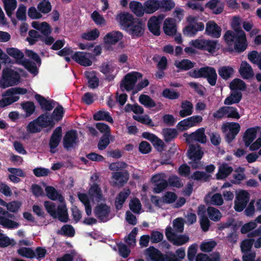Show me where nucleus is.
Wrapping results in <instances>:
<instances>
[{
	"label": "nucleus",
	"instance_id": "obj_21",
	"mask_svg": "<svg viewBox=\"0 0 261 261\" xmlns=\"http://www.w3.org/2000/svg\"><path fill=\"white\" fill-rule=\"evenodd\" d=\"M78 142L77 132L75 130L67 132L63 138V145L65 148L68 149L73 147Z\"/></svg>",
	"mask_w": 261,
	"mask_h": 261
},
{
	"label": "nucleus",
	"instance_id": "obj_43",
	"mask_svg": "<svg viewBox=\"0 0 261 261\" xmlns=\"http://www.w3.org/2000/svg\"><path fill=\"white\" fill-rule=\"evenodd\" d=\"M195 63L188 59L177 60L175 61L174 65L179 70H187L191 69L194 66Z\"/></svg>",
	"mask_w": 261,
	"mask_h": 261
},
{
	"label": "nucleus",
	"instance_id": "obj_48",
	"mask_svg": "<svg viewBox=\"0 0 261 261\" xmlns=\"http://www.w3.org/2000/svg\"><path fill=\"white\" fill-rule=\"evenodd\" d=\"M94 120L96 121L106 120L109 122L113 123V120L109 113L105 111H99L96 113L94 116Z\"/></svg>",
	"mask_w": 261,
	"mask_h": 261
},
{
	"label": "nucleus",
	"instance_id": "obj_39",
	"mask_svg": "<svg viewBox=\"0 0 261 261\" xmlns=\"http://www.w3.org/2000/svg\"><path fill=\"white\" fill-rule=\"evenodd\" d=\"M130 10L137 16L141 17L144 14V5L137 1H132L129 3Z\"/></svg>",
	"mask_w": 261,
	"mask_h": 261
},
{
	"label": "nucleus",
	"instance_id": "obj_51",
	"mask_svg": "<svg viewBox=\"0 0 261 261\" xmlns=\"http://www.w3.org/2000/svg\"><path fill=\"white\" fill-rule=\"evenodd\" d=\"M37 8L40 12L47 14L50 12L52 6L48 0H43L38 4Z\"/></svg>",
	"mask_w": 261,
	"mask_h": 261
},
{
	"label": "nucleus",
	"instance_id": "obj_37",
	"mask_svg": "<svg viewBox=\"0 0 261 261\" xmlns=\"http://www.w3.org/2000/svg\"><path fill=\"white\" fill-rule=\"evenodd\" d=\"M130 191L128 189H125L117 196L115 200V206L117 210H120L122 205L129 195Z\"/></svg>",
	"mask_w": 261,
	"mask_h": 261
},
{
	"label": "nucleus",
	"instance_id": "obj_33",
	"mask_svg": "<svg viewBox=\"0 0 261 261\" xmlns=\"http://www.w3.org/2000/svg\"><path fill=\"white\" fill-rule=\"evenodd\" d=\"M206 6L215 14L221 13L224 9V4L221 0H211Z\"/></svg>",
	"mask_w": 261,
	"mask_h": 261
},
{
	"label": "nucleus",
	"instance_id": "obj_11",
	"mask_svg": "<svg viewBox=\"0 0 261 261\" xmlns=\"http://www.w3.org/2000/svg\"><path fill=\"white\" fill-rule=\"evenodd\" d=\"M171 227L166 229V236L167 239L175 246H181L189 241V238L186 235H178L172 231Z\"/></svg>",
	"mask_w": 261,
	"mask_h": 261
},
{
	"label": "nucleus",
	"instance_id": "obj_20",
	"mask_svg": "<svg viewBox=\"0 0 261 261\" xmlns=\"http://www.w3.org/2000/svg\"><path fill=\"white\" fill-rule=\"evenodd\" d=\"M125 30L134 37L141 36L144 33L142 23L136 19L127 27Z\"/></svg>",
	"mask_w": 261,
	"mask_h": 261
},
{
	"label": "nucleus",
	"instance_id": "obj_53",
	"mask_svg": "<svg viewBox=\"0 0 261 261\" xmlns=\"http://www.w3.org/2000/svg\"><path fill=\"white\" fill-rule=\"evenodd\" d=\"M207 214L210 219L214 221H219L222 217L220 212L213 207H209L207 208Z\"/></svg>",
	"mask_w": 261,
	"mask_h": 261
},
{
	"label": "nucleus",
	"instance_id": "obj_50",
	"mask_svg": "<svg viewBox=\"0 0 261 261\" xmlns=\"http://www.w3.org/2000/svg\"><path fill=\"white\" fill-rule=\"evenodd\" d=\"M234 70L230 66H223L218 70L219 75L224 79H227L233 73Z\"/></svg>",
	"mask_w": 261,
	"mask_h": 261
},
{
	"label": "nucleus",
	"instance_id": "obj_58",
	"mask_svg": "<svg viewBox=\"0 0 261 261\" xmlns=\"http://www.w3.org/2000/svg\"><path fill=\"white\" fill-rule=\"evenodd\" d=\"M99 32L97 29H94L82 34V38L87 40H93L98 37Z\"/></svg>",
	"mask_w": 261,
	"mask_h": 261
},
{
	"label": "nucleus",
	"instance_id": "obj_36",
	"mask_svg": "<svg viewBox=\"0 0 261 261\" xmlns=\"http://www.w3.org/2000/svg\"><path fill=\"white\" fill-rule=\"evenodd\" d=\"M32 26L33 28L39 31L41 33L45 35L50 34L51 31V28L49 24L45 21H33L32 23Z\"/></svg>",
	"mask_w": 261,
	"mask_h": 261
},
{
	"label": "nucleus",
	"instance_id": "obj_32",
	"mask_svg": "<svg viewBox=\"0 0 261 261\" xmlns=\"http://www.w3.org/2000/svg\"><path fill=\"white\" fill-rule=\"evenodd\" d=\"M117 19L120 24L126 30L127 27H128L135 19L132 14L126 12L118 15Z\"/></svg>",
	"mask_w": 261,
	"mask_h": 261
},
{
	"label": "nucleus",
	"instance_id": "obj_22",
	"mask_svg": "<svg viewBox=\"0 0 261 261\" xmlns=\"http://www.w3.org/2000/svg\"><path fill=\"white\" fill-rule=\"evenodd\" d=\"M221 28L215 21H209L206 24L205 33L215 38H218L221 35Z\"/></svg>",
	"mask_w": 261,
	"mask_h": 261
},
{
	"label": "nucleus",
	"instance_id": "obj_19",
	"mask_svg": "<svg viewBox=\"0 0 261 261\" xmlns=\"http://www.w3.org/2000/svg\"><path fill=\"white\" fill-rule=\"evenodd\" d=\"M99 71L109 80L114 79L118 72L117 66L111 63H103L99 67Z\"/></svg>",
	"mask_w": 261,
	"mask_h": 261
},
{
	"label": "nucleus",
	"instance_id": "obj_1",
	"mask_svg": "<svg viewBox=\"0 0 261 261\" xmlns=\"http://www.w3.org/2000/svg\"><path fill=\"white\" fill-rule=\"evenodd\" d=\"M240 24V19L234 17L231 22L232 28L235 32L229 30L225 32L223 38L229 45H233L234 50L239 53L244 51L247 47L246 34L242 30H237Z\"/></svg>",
	"mask_w": 261,
	"mask_h": 261
},
{
	"label": "nucleus",
	"instance_id": "obj_46",
	"mask_svg": "<svg viewBox=\"0 0 261 261\" xmlns=\"http://www.w3.org/2000/svg\"><path fill=\"white\" fill-rule=\"evenodd\" d=\"M241 97L242 94L241 92L233 91L229 96L225 98L224 103L225 105H231L238 103L241 100Z\"/></svg>",
	"mask_w": 261,
	"mask_h": 261
},
{
	"label": "nucleus",
	"instance_id": "obj_57",
	"mask_svg": "<svg viewBox=\"0 0 261 261\" xmlns=\"http://www.w3.org/2000/svg\"><path fill=\"white\" fill-rule=\"evenodd\" d=\"M216 244V242L214 240L205 241L201 244L200 248L202 251L208 252L213 250Z\"/></svg>",
	"mask_w": 261,
	"mask_h": 261
},
{
	"label": "nucleus",
	"instance_id": "obj_42",
	"mask_svg": "<svg viewBox=\"0 0 261 261\" xmlns=\"http://www.w3.org/2000/svg\"><path fill=\"white\" fill-rule=\"evenodd\" d=\"M220 258V254L218 252H214L210 256L200 253L196 256L195 261H219Z\"/></svg>",
	"mask_w": 261,
	"mask_h": 261
},
{
	"label": "nucleus",
	"instance_id": "obj_16",
	"mask_svg": "<svg viewBox=\"0 0 261 261\" xmlns=\"http://www.w3.org/2000/svg\"><path fill=\"white\" fill-rule=\"evenodd\" d=\"M184 137L186 138V142L189 143L193 141L205 143L207 141L206 136L205 134V129L203 127L199 128L190 134L185 133L184 134Z\"/></svg>",
	"mask_w": 261,
	"mask_h": 261
},
{
	"label": "nucleus",
	"instance_id": "obj_30",
	"mask_svg": "<svg viewBox=\"0 0 261 261\" xmlns=\"http://www.w3.org/2000/svg\"><path fill=\"white\" fill-rule=\"evenodd\" d=\"M233 171L232 167L227 164L223 163L219 165L216 176L217 179H223L229 176Z\"/></svg>",
	"mask_w": 261,
	"mask_h": 261
},
{
	"label": "nucleus",
	"instance_id": "obj_44",
	"mask_svg": "<svg viewBox=\"0 0 261 261\" xmlns=\"http://www.w3.org/2000/svg\"><path fill=\"white\" fill-rule=\"evenodd\" d=\"M77 196L79 200L85 206V212L87 215L90 216L92 213V208L88 195L86 193H79Z\"/></svg>",
	"mask_w": 261,
	"mask_h": 261
},
{
	"label": "nucleus",
	"instance_id": "obj_29",
	"mask_svg": "<svg viewBox=\"0 0 261 261\" xmlns=\"http://www.w3.org/2000/svg\"><path fill=\"white\" fill-rule=\"evenodd\" d=\"M163 30L164 33L169 36H173L176 33V25L175 20L173 18H166L163 24Z\"/></svg>",
	"mask_w": 261,
	"mask_h": 261
},
{
	"label": "nucleus",
	"instance_id": "obj_9",
	"mask_svg": "<svg viewBox=\"0 0 261 261\" xmlns=\"http://www.w3.org/2000/svg\"><path fill=\"white\" fill-rule=\"evenodd\" d=\"M72 58L81 65L87 67L92 65L95 58L90 53L76 51L72 55Z\"/></svg>",
	"mask_w": 261,
	"mask_h": 261
},
{
	"label": "nucleus",
	"instance_id": "obj_4",
	"mask_svg": "<svg viewBox=\"0 0 261 261\" xmlns=\"http://www.w3.org/2000/svg\"><path fill=\"white\" fill-rule=\"evenodd\" d=\"M20 75L18 71L10 68H6L3 70V75L0 81V86L5 89L17 85L20 82Z\"/></svg>",
	"mask_w": 261,
	"mask_h": 261
},
{
	"label": "nucleus",
	"instance_id": "obj_52",
	"mask_svg": "<svg viewBox=\"0 0 261 261\" xmlns=\"http://www.w3.org/2000/svg\"><path fill=\"white\" fill-rule=\"evenodd\" d=\"M139 102L145 107L153 108L155 107V102L147 95H141L139 98Z\"/></svg>",
	"mask_w": 261,
	"mask_h": 261
},
{
	"label": "nucleus",
	"instance_id": "obj_2",
	"mask_svg": "<svg viewBox=\"0 0 261 261\" xmlns=\"http://www.w3.org/2000/svg\"><path fill=\"white\" fill-rule=\"evenodd\" d=\"M6 51L7 54L15 60L17 63L23 65L24 67L34 75L38 73V69L35 63L23 60V54L19 49L14 47H8Z\"/></svg>",
	"mask_w": 261,
	"mask_h": 261
},
{
	"label": "nucleus",
	"instance_id": "obj_54",
	"mask_svg": "<svg viewBox=\"0 0 261 261\" xmlns=\"http://www.w3.org/2000/svg\"><path fill=\"white\" fill-rule=\"evenodd\" d=\"M249 236L251 237H258L256 240H254L253 245L255 248L261 247V225L256 229L251 232Z\"/></svg>",
	"mask_w": 261,
	"mask_h": 261
},
{
	"label": "nucleus",
	"instance_id": "obj_62",
	"mask_svg": "<svg viewBox=\"0 0 261 261\" xmlns=\"http://www.w3.org/2000/svg\"><path fill=\"white\" fill-rule=\"evenodd\" d=\"M27 130L29 133L34 134L40 132L41 127L35 119L28 124L27 126Z\"/></svg>",
	"mask_w": 261,
	"mask_h": 261
},
{
	"label": "nucleus",
	"instance_id": "obj_25",
	"mask_svg": "<svg viewBox=\"0 0 261 261\" xmlns=\"http://www.w3.org/2000/svg\"><path fill=\"white\" fill-rule=\"evenodd\" d=\"M62 128L61 127H57L54 131L49 143L50 151L55 153L56 151V148L58 146L61 139Z\"/></svg>",
	"mask_w": 261,
	"mask_h": 261
},
{
	"label": "nucleus",
	"instance_id": "obj_23",
	"mask_svg": "<svg viewBox=\"0 0 261 261\" xmlns=\"http://www.w3.org/2000/svg\"><path fill=\"white\" fill-rule=\"evenodd\" d=\"M88 194L93 201H96L99 203L105 200L100 188L96 184H94L91 186L89 190Z\"/></svg>",
	"mask_w": 261,
	"mask_h": 261
},
{
	"label": "nucleus",
	"instance_id": "obj_17",
	"mask_svg": "<svg viewBox=\"0 0 261 261\" xmlns=\"http://www.w3.org/2000/svg\"><path fill=\"white\" fill-rule=\"evenodd\" d=\"M95 216L102 221L110 219V207L105 202L98 203L94 210Z\"/></svg>",
	"mask_w": 261,
	"mask_h": 261
},
{
	"label": "nucleus",
	"instance_id": "obj_3",
	"mask_svg": "<svg viewBox=\"0 0 261 261\" xmlns=\"http://www.w3.org/2000/svg\"><path fill=\"white\" fill-rule=\"evenodd\" d=\"M44 207L49 215L54 218H58L62 222H67L68 219L67 210L65 203H61L56 208L55 204L51 201H45Z\"/></svg>",
	"mask_w": 261,
	"mask_h": 261
},
{
	"label": "nucleus",
	"instance_id": "obj_14",
	"mask_svg": "<svg viewBox=\"0 0 261 261\" xmlns=\"http://www.w3.org/2000/svg\"><path fill=\"white\" fill-rule=\"evenodd\" d=\"M165 17L164 14L158 16H151L148 21L147 25L149 30L153 35L159 36L160 34V24Z\"/></svg>",
	"mask_w": 261,
	"mask_h": 261
},
{
	"label": "nucleus",
	"instance_id": "obj_28",
	"mask_svg": "<svg viewBox=\"0 0 261 261\" xmlns=\"http://www.w3.org/2000/svg\"><path fill=\"white\" fill-rule=\"evenodd\" d=\"M239 71L244 79H250L254 76V71L252 68L246 61L242 62Z\"/></svg>",
	"mask_w": 261,
	"mask_h": 261
},
{
	"label": "nucleus",
	"instance_id": "obj_47",
	"mask_svg": "<svg viewBox=\"0 0 261 261\" xmlns=\"http://www.w3.org/2000/svg\"><path fill=\"white\" fill-rule=\"evenodd\" d=\"M35 98L40 105L42 109L46 111H50L54 108L53 101L47 100L39 94L35 95Z\"/></svg>",
	"mask_w": 261,
	"mask_h": 261
},
{
	"label": "nucleus",
	"instance_id": "obj_15",
	"mask_svg": "<svg viewBox=\"0 0 261 261\" xmlns=\"http://www.w3.org/2000/svg\"><path fill=\"white\" fill-rule=\"evenodd\" d=\"M249 200V193L244 190L239 191L236 194L234 208L236 211L242 212Z\"/></svg>",
	"mask_w": 261,
	"mask_h": 261
},
{
	"label": "nucleus",
	"instance_id": "obj_56",
	"mask_svg": "<svg viewBox=\"0 0 261 261\" xmlns=\"http://www.w3.org/2000/svg\"><path fill=\"white\" fill-rule=\"evenodd\" d=\"M225 117L239 119L240 118V115L236 108L226 106Z\"/></svg>",
	"mask_w": 261,
	"mask_h": 261
},
{
	"label": "nucleus",
	"instance_id": "obj_41",
	"mask_svg": "<svg viewBox=\"0 0 261 261\" xmlns=\"http://www.w3.org/2000/svg\"><path fill=\"white\" fill-rule=\"evenodd\" d=\"M36 121L38 122L41 128L42 127H46L47 126H53L55 124L54 120L51 119L47 114H45L40 115Z\"/></svg>",
	"mask_w": 261,
	"mask_h": 261
},
{
	"label": "nucleus",
	"instance_id": "obj_45",
	"mask_svg": "<svg viewBox=\"0 0 261 261\" xmlns=\"http://www.w3.org/2000/svg\"><path fill=\"white\" fill-rule=\"evenodd\" d=\"M7 15L11 17L17 7L16 0H2Z\"/></svg>",
	"mask_w": 261,
	"mask_h": 261
},
{
	"label": "nucleus",
	"instance_id": "obj_12",
	"mask_svg": "<svg viewBox=\"0 0 261 261\" xmlns=\"http://www.w3.org/2000/svg\"><path fill=\"white\" fill-rule=\"evenodd\" d=\"M202 120V117L200 115L192 116L179 122L177 125V128L180 131L187 130L191 127L198 125Z\"/></svg>",
	"mask_w": 261,
	"mask_h": 261
},
{
	"label": "nucleus",
	"instance_id": "obj_63",
	"mask_svg": "<svg viewBox=\"0 0 261 261\" xmlns=\"http://www.w3.org/2000/svg\"><path fill=\"white\" fill-rule=\"evenodd\" d=\"M18 253L22 256L27 258H34L35 252L31 249L26 247H21L17 250Z\"/></svg>",
	"mask_w": 261,
	"mask_h": 261
},
{
	"label": "nucleus",
	"instance_id": "obj_61",
	"mask_svg": "<svg viewBox=\"0 0 261 261\" xmlns=\"http://www.w3.org/2000/svg\"><path fill=\"white\" fill-rule=\"evenodd\" d=\"M160 8H162L165 11H170L175 6V3L172 0H160L159 1Z\"/></svg>",
	"mask_w": 261,
	"mask_h": 261
},
{
	"label": "nucleus",
	"instance_id": "obj_40",
	"mask_svg": "<svg viewBox=\"0 0 261 261\" xmlns=\"http://www.w3.org/2000/svg\"><path fill=\"white\" fill-rule=\"evenodd\" d=\"M45 191L47 197L53 200H58L61 203H64V198L54 188L47 187Z\"/></svg>",
	"mask_w": 261,
	"mask_h": 261
},
{
	"label": "nucleus",
	"instance_id": "obj_31",
	"mask_svg": "<svg viewBox=\"0 0 261 261\" xmlns=\"http://www.w3.org/2000/svg\"><path fill=\"white\" fill-rule=\"evenodd\" d=\"M121 33L113 31L108 33L103 38V42L106 44H115L122 38Z\"/></svg>",
	"mask_w": 261,
	"mask_h": 261
},
{
	"label": "nucleus",
	"instance_id": "obj_26",
	"mask_svg": "<svg viewBox=\"0 0 261 261\" xmlns=\"http://www.w3.org/2000/svg\"><path fill=\"white\" fill-rule=\"evenodd\" d=\"M260 129L259 126L248 128L243 136V141L246 147L249 146L256 138L257 133Z\"/></svg>",
	"mask_w": 261,
	"mask_h": 261
},
{
	"label": "nucleus",
	"instance_id": "obj_18",
	"mask_svg": "<svg viewBox=\"0 0 261 261\" xmlns=\"http://www.w3.org/2000/svg\"><path fill=\"white\" fill-rule=\"evenodd\" d=\"M167 177L165 174L158 173L152 176L151 180L154 184L153 192L155 193H160L164 190L168 186Z\"/></svg>",
	"mask_w": 261,
	"mask_h": 261
},
{
	"label": "nucleus",
	"instance_id": "obj_35",
	"mask_svg": "<svg viewBox=\"0 0 261 261\" xmlns=\"http://www.w3.org/2000/svg\"><path fill=\"white\" fill-rule=\"evenodd\" d=\"M84 75L88 80L89 86L92 89H95L98 86L99 80L96 76V73L94 71L88 70L84 73Z\"/></svg>",
	"mask_w": 261,
	"mask_h": 261
},
{
	"label": "nucleus",
	"instance_id": "obj_13",
	"mask_svg": "<svg viewBox=\"0 0 261 261\" xmlns=\"http://www.w3.org/2000/svg\"><path fill=\"white\" fill-rule=\"evenodd\" d=\"M222 129L226 135L227 142L230 143L239 133L240 130V125L236 122L226 123L223 124Z\"/></svg>",
	"mask_w": 261,
	"mask_h": 261
},
{
	"label": "nucleus",
	"instance_id": "obj_60",
	"mask_svg": "<svg viewBox=\"0 0 261 261\" xmlns=\"http://www.w3.org/2000/svg\"><path fill=\"white\" fill-rule=\"evenodd\" d=\"M129 205L134 213L140 214L142 212L141 204L139 199L134 198L130 201Z\"/></svg>",
	"mask_w": 261,
	"mask_h": 261
},
{
	"label": "nucleus",
	"instance_id": "obj_6",
	"mask_svg": "<svg viewBox=\"0 0 261 261\" xmlns=\"http://www.w3.org/2000/svg\"><path fill=\"white\" fill-rule=\"evenodd\" d=\"M28 90L23 88L15 87L8 89L6 93L3 95L6 97L0 100V107L4 108L10 105L12 103L17 101L19 97L16 96V94H25Z\"/></svg>",
	"mask_w": 261,
	"mask_h": 261
},
{
	"label": "nucleus",
	"instance_id": "obj_8",
	"mask_svg": "<svg viewBox=\"0 0 261 261\" xmlns=\"http://www.w3.org/2000/svg\"><path fill=\"white\" fill-rule=\"evenodd\" d=\"M203 154V152L199 145L197 144L196 145L190 146L188 150V156L191 160L190 164L193 168L197 169L200 168L201 165L200 160L202 158Z\"/></svg>",
	"mask_w": 261,
	"mask_h": 261
},
{
	"label": "nucleus",
	"instance_id": "obj_7",
	"mask_svg": "<svg viewBox=\"0 0 261 261\" xmlns=\"http://www.w3.org/2000/svg\"><path fill=\"white\" fill-rule=\"evenodd\" d=\"M190 45L197 49L206 50L211 53L215 52L219 46L217 41L203 39L193 40L190 42Z\"/></svg>",
	"mask_w": 261,
	"mask_h": 261
},
{
	"label": "nucleus",
	"instance_id": "obj_27",
	"mask_svg": "<svg viewBox=\"0 0 261 261\" xmlns=\"http://www.w3.org/2000/svg\"><path fill=\"white\" fill-rule=\"evenodd\" d=\"M8 213L7 211H5L2 207H0V224L3 225L4 227L9 229L18 228L19 226V223L6 218L3 216L6 215Z\"/></svg>",
	"mask_w": 261,
	"mask_h": 261
},
{
	"label": "nucleus",
	"instance_id": "obj_64",
	"mask_svg": "<svg viewBox=\"0 0 261 261\" xmlns=\"http://www.w3.org/2000/svg\"><path fill=\"white\" fill-rule=\"evenodd\" d=\"M138 232L137 228H134L128 236L125 238L126 243L130 246L134 247L136 245V236Z\"/></svg>",
	"mask_w": 261,
	"mask_h": 261
},
{
	"label": "nucleus",
	"instance_id": "obj_34",
	"mask_svg": "<svg viewBox=\"0 0 261 261\" xmlns=\"http://www.w3.org/2000/svg\"><path fill=\"white\" fill-rule=\"evenodd\" d=\"M144 13L152 14L160 8L159 0H147L144 4Z\"/></svg>",
	"mask_w": 261,
	"mask_h": 261
},
{
	"label": "nucleus",
	"instance_id": "obj_55",
	"mask_svg": "<svg viewBox=\"0 0 261 261\" xmlns=\"http://www.w3.org/2000/svg\"><path fill=\"white\" fill-rule=\"evenodd\" d=\"M128 176L127 172H117L112 174L113 178L121 184L126 182L128 179Z\"/></svg>",
	"mask_w": 261,
	"mask_h": 261
},
{
	"label": "nucleus",
	"instance_id": "obj_59",
	"mask_svg": "<svg viewBox=\"0 0 261 261\" xmlns=\"http://www.w3.org/2000/svg\"><path fill=\"white\" fill-rule=\"evenodd\" d=\"M164 139L166 141H170L177 136V132L174 129L165 128L162 131Z\"/></svg>",
	"mask_w": 261,
	"mask_h": 261
},
{
	"label": "nucleus",
	"instance_id": "obj_5",
	"mask_svg": "<svg viewBox=\"0 0 261 261\" xmlns=\"http://www.w3.org/2000/svg\"><path fill=\"white\" fill-rule=\"evenodd\" d=\"M190 75L194 78L205 77L211 86L216 85L217 79L215 69L213 67L208 66L194 70L190 72Z\"/></svg>",
	"mask_w": 261,
	"mask_h": 261
},
{
	"label": "nucleus",
	"instance_id": "obj_10",
	"mask_svg": "<svg viewBox=\"0 0 261 261\" xmlns=\"http://www.w3.org/2000/svg\"><path fill=\"white\" fill-rule=\"evenodd\" d=\"M142 77V74L138 72H132L127 74L120 85L121 88L126 91L133 89L137 81Z\"/></svg>",
	"mask_w": 261,
	"mask_h": 261
},
{
	"label": "nucleus",
	"instance_id": "obj_49",
	"mask_svg": "<svg viewBox=\"0 0 261 261\" xmlns=\"http://www.w3.org/2000/svg\"><path fill=\"white\" fill-rule=\"evenodd\" d=\"M229 87L231 90H244L246 88L245 82L241 79H235L229 84Z\"/></svg>",
	"mask_w": 261,
	"mask_h": 261
},
{
	"label": "nucleus",
	"instance_id": "obj_38",
	"mask_svg": "<svg viewBox=\"0 0 261 261\" xmlns=\"http://www.w3.org/2000/svg\"><path fill=\"white\" fill-rule=\"evenodd\" d=\"M181 110L179 115L181 117H185L192 114L193 112V104L189 101L185 100L181 103Z\"/></svg>",
	"mask_w": 261,
	"mask_h": 261
},
{
	"label": "nucleus",
	"instance_id": "obj_24",
	"mask_svg": "<svg viewBox=\"0 0 261 261\" xmlns=\"http://www.w3.org/2000/svg\"><path fill=\"white\" fill-rule=\"evenodd\" d=\"M145 255L147 261H167L158 249L152 247L146 249Z\"/></svg>",
	"mask_w": 261,
	"mask_h": 261
}]
</instances>
